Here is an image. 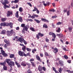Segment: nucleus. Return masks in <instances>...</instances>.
Masks as SVG:
<instances>
[{
    "instance_id": "obj_50",
    "label": "nucleus",
    "mask_w": 73,
    "mask_h": 73,
    "mask_svg": "<svg viewBox=\"0 0 73 73\" xmlns=\"http://www.w3.org/2000/svg\"><path fill=\"white\" fill-rule=\"evenodd\" d=\"M27 4H28V5H29V6H30V7H32V5L31 4V3H27Z\"/></svg>"
},
{
    "instance_id": "obj_54",
    "label": "nucleus",
    "mask_w": 73,
    "mask_h": 73,
    "mask_svg": "<svg viewBox=\"0 0 73 73\" xmlns=\"http://www.w3.org/2000/svg\"><path fill=\"white\" fill-rule=\"evenodd\" d=\"M68 29L70 31H71L72 30V28L70 27H69L68 28Z\"/></svg>"
},
{
    "instance_id": "obj_21",
    "label": "nucleus",
    "mask_w": 73,
    "mask_h": 73,
    "mask_svg": "<svg viewBox=\"0 0 73 73\" xmlns=\"http://www.w3.org/2000/svg\"><path fill=\"white\" fill-rule=\"evenodd\" d=\"M15 64L17 65L18 68H20L21 66L20 65V64H19V63H17V62H15Z\"/></svg>"
},
{
    "instance_id": "obj_4",
    "label": "nucleus",
    "mask_w": 73,
    "mask_h": 73,
    "mask_svg": "<svg viewBox=\"0 0 73 73\" xmlns=\"http://www.w3.org/2000/svg\"><path fill=\"white\" fill-rule=\"evenodd\" d=\"M5 26H7V27L10 26V28H12V26H13V24H12L11 23H5Z\"/></svg>"
},
{
    "instance_id": "obj_18",
    "label": "nucleus",
    "mask_w": 73,
    "mask_h": 73,
    "mask_svg": "<svg viewBox=\"0 0 73 73\" xmlns=\"http://www.w3.org/2000/svg\"><path fill=\"white\" fill-rule=\"evenodd\" d=\"M11 61L10 59H6V62L8 63V64L9 65L10 63L11 62Z\"/></svg>"
},
{
    "instance_id": "obj_39",
    "label": "nucleus",
    "mask_w": 73,
    "mask_h": 73,
    "mask_svg": "<svg viewBox=\"0 0 73 73\" xmlns=\"http://www.w3.org/2000/svg\"><path fill=\"white\" fill-rule=\"evenodd\" d=\"M19 12H23V8L22 7H20L19 9Z\"/></svg>"
},
{
    "instance_id": "obj_34",
    "label": "nucleus",
    "mask_w": 73,
    "mask_h": 73,
    "mask_svg": "<svg viewBox=\"0 0 73 73\" xmlns=\"http://www.w3.org/2000/svg\"><path fill=\"white\" fill-rule=\"evenodd\" d=\"M21 65H22L23 66H25L27 65L26 64H25V63L24 62H22L21 63Z\"/></svg>"
},
{
    "instance_id": "obj_2",
    "label": "nucleus",
    "mask_w": 73,
    "mask_h": 73,
    "mask_svg": "<svg viewBox=\"0 0 73 73\" xmlns=\"http://www.w3.org/2000/svg\"><path fill=\"white\" fill-rule=\"evenodd\" d=\"M17 41H20L21 43H23V42L25 45H27V42L24 40V38H19V39L17 40Z\"/></svg>"
},
{
    "instance_id": "obj_45",
    "label": "nucleus",
    "mask_w": 73,
    "mask_h": 73,
    "mask_svg": "<svg viewBox=\"0 0 73 73\" xmlns=\"http://www.w3.org/2000/svg\"><path fill=\"white\" fill-rule=\"evenodd\" d=\"M44 54L45 56H49V54H48V53H47L46 52H45L44 53Z\"/></svg>"
},
{
    "instance_id": "obj_10",
    "label": "nucleus",
    "mask_w": 73,
    "mask_h": 73,
    "mask_svg": "<svg viewBox=\"0 0 73 73\" xmlns=\"http://www.w3.org/2000/svg\"><path fill=\"white\" fill-rule=\"evenodd\" d=\"M58 51V49L56 48H55L53 50V52L54 53H57Z\"/></svg>"
},
{
    "instance_id": "obj_1",
    "label": "nucleus",
    "mask_w": 73,
    "mask_h": 73,
    "mask_svg": "<svg viewBox=\"0 0 73 73\" xmlns=\"http://www.w3.org/2000/svg\"><path fill=\"white\" fill-rule=\"evenodd\" d=\"M14 31L12 29L10 31H7L6 32V33L7 36L9 37H10L13 35Z\"/></svg>"
},
{
    "instance_id": "obj_38",
    "label": "nucleus",
    "mask_w": 73,
    "mask_h": 73,
    "mask_svg": "<svg viewBox=\"0 0 73 73\" xmlns=\"http://www.w3.org/2000/svg\"><path fill=\"white\" fill-rule=\"evenodd\" d=\"M6 44H7L8 45H11V44H10V42L9 41V40H7V42L6 43Z\"/></svg>"
},
{
    "instance_id": "obj_29",
    "label": "nucleus",
    "mask_w": 73,
    "mask_h": 73,
    "mask_svg": "<svg viewBox=\"0 0 73 73\" xmlns=\"http://www.w3.org/2000/svg\"><path fill=\"white\" fill-rule=\"evenodd\" d=\"M38 35L39 36H40L41 37H42V36H44V35L43 34H41V33H38Z\"/></svg>"
},
{
    "instance_id": "obj_32",
    "label": "nucleus",
    "mask_w": 73,
    "mask_h": 73,
    "mask_svg": "<svg viewBox=\"0 0 73 73\" xmlns=\"http://www.w3.org/2000/svg\"><path fill=\"white\" fill-rule=\"evenodd\" d=\"M30 30H31V31H33V32H35L36 31L35 30V29H34V28L31 27L30 28Z\"/></svg>"
},
{
    "instance_id": "obj_8",
    "label": "nucleus",
    "mask_w": 73,
    "mask_h": 73,
    "mask_svg": "<svg viewBox=\"0 0 73 73\" xmlns=\"http://www.w3.org/2000/svg\"><path fill=\"white\" fill-rule=\"evenodd\" d=\"M35 57L36 58L37 60L40 61V62H42V61H41V60L40 59V57L38 55H36L35 56Z\"/></svg>"
},
{
    "instance_id": "obj_35",
    "label": "nucleus",
    "mask_w": 73,
    "mask_h": 73,
    "mask_svg": "<svg viewBox=\"0 0 73 73\" xmlns=\"http://www.w3.org/2000/svg\"><path fill=\"white\" fill-rule=\"evenodd\" d=\"M7 46H9L7 44H5L4 45V47L5 49H7V48H8V47H7Z\"/></svg>"
},
{
    "instance_id": "obj_17",
    "label": "nucleus",
    "mask_w": 73,
    "mask_h": 73,
    "mask_svg": "<svg viewBox=\"0 0 73 73\" xmlns=\"http://www.w3.org/2000/svg\"><path fill=\"white\" fill-rule=\"evenodd\" d=\"M9 2L7 0H5L4 1V3H3V4L6 5V4H8Z\"/></svg>"
},
{
    "instance_id": "obj_26",
    "label": "nucleus",
    "mask_w": 73,
    "mask_h": 73,
    "mask_svg": "<svg viewBox=\"0 0 73 73\" xmlns=\"http://www.w3.org/2000/svg\"><path fill=\"white\" fill-rule=\"evenodd\" d=\"M10 57L11 58H14V57H15V55L13 54H11L10 55Z\"/></svg>"
},
{
    "instance_id": "obj_47",
    "label": "nucleus",
    "mask_w": 73,
    "mask_h": 73,
    "mask_svg": "<svg viewBox=\"0 0 73 73\" xmlns=\"http://www.w3.org/2000/svg\"><path fill=\"white\" fill-rule=\"evenodd\" d=\"M42 3L43 5H44V6H46V3L45 4V2L44 1H42Z\"/></svg>"
},
{
    "instance_id": "obj_52",
    "label": "nucleus",
    "mask_w": 73,
    "mask_h": 73,
    "mask_svg": "<svg viewBox=\"0 0 73 73\" xmlns=\"http://www.w3.org/2000/svg\"><path fill=\"white\" fill-rule=\"evenodd\" d=\"M42 69L44 71H46V68H45V67H42Z\"/></svg>"
},
{
    "instance_id": "obj_27",
    "label": "nucleus",
    "mask_w": 73,
    "mask_h": 73,
    "mask_svg": "<svg viewBox=\"0 0 73 73\" xmlns=\"http://www.w3.org/2000/svg\"><path fill=\"white\" fill-rule=\"evenodd\" d=\"M1 21L2 22L5 21H6V18H2Z\"/></svg>"
},
{
    "instance_id": "obj_33",
    "label": "nucleus",
    "mask_w": 73,
    "mask_h": 73,
    "mask_svg": "<svg viewBox=\"0 0 73 73\" xmlns=\"http://www.w3.org/2000/svg\"><path fill=\"white\" fill-rule=\"evenodd\" d=\"M24 28H23V29H24L25 31H27L28 30V29L27 28V26H25Z\"/></svg>"
},
{
    "instance_id": "obj_5",
    "label": "nucleus",
    "mask_w": 73,
    "mask_h": 73,
    "mask_svg": "<svg viewBox=\"0 0 73 73\" xmlns=\"http://www.w3.org/2000/svg\"><path fill=\"white\" fill-rule=\"evenodd\" d=\"M9 65L10 66V67L12 68V66H14V65H15V62H13L11 61L10 63V64H9Z\"/></svg>"
},
{
    "instance_id": "obj_63",
    "label": "nucleus",
    "mask_w": 73,
    "mask_h": 73,
    "mask_svg": "<svg viewBox=\"0 0 73 73\" xmlns=\"http://www.w3.org/2000/svg\"><path fill=\"white\" fill-rule=\"evenodd\" d=\"M3 5H4V8H5V9H6L7 8V7L6 6V5H4V4H3Z\"/></svg>"
},
{
    "instance_id": "obj_9",
    "label": "nucleus",
    "mask_w": 73,
    "mask_h": 73,
    "mask_svg": "<svg viewBox=\"0 0 73 73\" xmlns=\"http://www.w3.org/2000/svg\"><path fill=\"white\" fill-rule=\"evenodd\" d=\"M11 15H12V12L11 11H8L7 13V17Z\"/></svg>"
},
{
    "instance_id": "obj_62",
    "label": "nucleus",
    "mask_w": 73,
    "mask_h": 73,
    "mask_svg": "<svg viewBox=\"0 0 73 73\" xmlns=\"http://www.w3.org/2000/svg\"><path fill=\"white\" fill-rule=\"evenodd\" d=\"M47 65L49 67L50 66V62H48L47 63Z\"/></svg>"
},
{
    "instance_id": "obj_13",
    "label": "nucleus",
    "mask_w": 73,
    "mask_h": 73,
    "mask_svg": "<svg viewBox=\"0 0 73 73\" xmlns=\"http://www.w3.org/2000/svg\"><path fill=\"white\" fill-rule=\"evenodd\" d=\"M41 20L44 22H47L48 23H49V21L45 19L42 18Z\"/></svg>"
},
{
    "instance_id": "obj_41",
    "label": "nucleus",
    "mask_w": 73,
    "mask_h": 73,
    "mask_svg": "<svg viewBox=\"0 0 73 73\" xmlns=\"http://www.w3.org/2000/svg\"><path fill=\"white\" fill-rule=\"evenodd\" d=\"M69 12H70V11L68 10L67 11V16H69L70 15V13Z\"/></svg>"
},
{
    "instance_id": "obj_20",
    "label": "nucleus",
    "mask_w": 73,
    "mask_h": 73,
    "mask_svg": "<svg viewBox=\"0 0 73 73\" xmlns=\"http://www.w3.org/2000/svg\"><path fill=\"white\" fill-rule=\"evenodd\" d=\"M5 22L2 23L0 24V25L1 27L3 26V27H5Z\"/></svg>"
},
{
    "instance_id": "obj_61",
    "label": "nucleus",
    "mask_w": 73,
    "mask_h": 73,
    "mask_svg": "<svg viewBox=\"0 0 73 73\" xmlns=\"http://www.w3.org/2000/svg\"><path fill=\"white\" fill-rule=\"evenodd\" d=\"M66 72H68V73H70V70H66Z\"/></svg>"
},
{
    "instance_id": "obj_31",
    "label": "nucleus",
    "mask_w": 73,
    "mask_h": 73,
    "mask_svg": "<svg viewBox=\"0 0 73 73\" xmlns=\"http://www.w3.org/2000/svg\"><path fill=\"white\" fill-rule=\"evenodd\" d=\"M52 37H54V38H55L56 37V34L54 33H52Z\"/></svg>"
},
{
    "instance_id": "obj_30",
    "label": "nucleus",
    "mask_w": 73,
    "mask_h": 73,
    "mask_svg": "<svg viewBox=\"0 0 73 73\" xmlns=\"http://www.w3.org/2000/svg\"><path fill=\"white\" fill-rule=\"evenodd\" d=\"M61 24H62V22H59L56 24V25H61Z\"/></svg>"
},
{
    "instance_id": "obj_14",
    "label": "nucleus",
    "mask_w": 73,
    "mask_h": 73,
    "mask_svg": "<svg viewBox=\"0 0 73 73\" xmlns=\"http://www.w3.org/2000/svg\"><path fill=\"white\" fill-rule=\"evenodd\" d=\"M38 69L39 71L40 72H41L42 70V67L41 66H39L38 67Z\"/></svg>"
},
{
    "instance_id": "obj_59",
    "label": "nucleus",
    "mask_w": 73,
    "mask_h": 73,
    "mask_svg": "<svg viewBox=\"0 0 73 73\" xmlns=\"http://www.w3.org/2000/svg\"><path fill=\"white\" fill-rule=\"evenodd\" d=\"M27 20H28V21H33V20L31 19H28Z\"/></svg>"
},
{
    "instance_id": "obj_46",
    "label": "nucleus",
    "mask_w": 73,
    "mask_h": 73,
    "mask_svg": "<svg viewBox=\"0 0 73 73\" xmlns=\"http://www.w3.org/2000/svg\"><path fill=\"white\" fill-rule=\"evenodd\" d=\"M33 61H34V59L33 58H31L30 60V61L31 63H32V62Z\"/></svg>"
},
{
    "instance_id": "obj_51",
    "label": "nucleus",
    "mask_w": 73,
    "mask_h": 73,
    "mask_svg": "<svg viewBox=\"0 0 73 73\" xmlns=\"http://www.w3.org/2000/svg\"><path fill=\"white\" fill-rule=\"evenodd\" d=\"M25 24H22L21 25V27H24H24H25Z\"/></svg>"
},
{
    "instance_id": "obj_12",
    "label": "nucleus",
    "mask_w": 73,
    "mask_h": 73,
    "mask_svg": "<svg viewBox=\"0 0 73 73\" xmlns=\"http://www.w3.org/2000/svg\"><path fill=\"white\" fill-rule=\"evenodd\" d=\"M57 36L59 37V38H61L60 37H61V38H62V37H63V35L62 34H57Z\"/></svg>"
},
{
    "instance_id": "obj_60",
    "label": "nucleus",
    "mask_w": 73,
    "mask_h": 73,
    "mask_svg": "<svg viewBox=\"0 0 73 73\" xmlns=\"http://www.w3.org/2000/svg\"><path fill=\"white\" fill-rule=\"evenodd\" d=\"M46 5H48L49 6L50 5V3L49 2H47L46 3Z\"/></svg>"
},
{
    "instance_id": "obj_24",
    "label": "nucleus",
    "mask_w": 73,
    "mask_h": 73,
    "mask_svg": "<svg viewBox=\"0 0 73 73\" xmlns=\"http://www.w3.org/2000/svg\"><path fill=\"white\" fill-rule=\"evenodd\" d=\"M34 9L32 11L33 12H35V11H37L38 9L36 7H34Z\"/></svg>"
},
{
    "instance_id": "obj_57",
    "label": "nucleus",
    "mask_w": 73,
    "mask_h": 73,
    "mask_svg": "<svg viewBox=\"0 0 73 73\" xmlns=\"http://www.w3.org/2000/svg\"><path fill=\"white\" fill-rule=\"evenodd\" d=\"M27 73H31V70L30 69H28L27 72Z\"/></svg>"
},
{
    "instance_id": "obj_7",
    "label": "nucleus",
    "mask_w": 73,
    "mask_h": 73,
    "mask_svg": "<svg viewBox=\"0 0 73 73\" xmlns=\"http://www.w3.org/2000/svg\"><path fill=\"white\" fill-rule=\"evenodd\" d=\"M59 64L61 66H63L64 65V62L62 60H60L59 61Z\"/></svg>"
},
{
    "instance_id": "obj_43",
    "label": "nucleus",
    "mask_w": 73,
    "mask_h": 73,
    "mask_svg": "<svg viewBox=\"0 0 73 73\" xmlns=\"http://www.w3.org/2000/svg\"><path fill=\"white\" fill-rule=\"evenodd\" d=\"M27 51H28V52H30V51H31V49L30 48H27Z\"/></svg>"
},
{
    "instance_id": "obj_53",
    "label": "nucleus",
    "mask_w": 73,
    "mask_h": 73,
    "mask_svg": "<svg viewBox=\"0 0 73 73\" xmlns=\"http://www.w3.org/2000/svg\"><path fill=\"white\" fill-rule=\"evenodd\" d=\"M1 53H2V54H4V53H5V52H4V50H1Z\"/></svg>"
},
{
    "instance_id": "obj_23",
    "label": "nucleus",
    "mask_w": 73,
    "mask_h": 73,
    "mask_svg": "<svg viewBox=\"0 0 73 73\" xmlns=\"http://www.w3.org/2000/svg\"><path fill=\"white\" fill-rule=\"evenodd\" d=\"M30 17L31 18H32V19H35V14H33L32 16H31V15H30Z\"/></svg>"
},
{
    "instance_id": "obj_6",
    "label": "nucleus",
    "mask_w": 73,
    "mask_h": 73,
    "mask_svg": "<svg viewBox=\"0 0 73 73\" xmlns=\"http://www.w3.org/2000/svg\"><path fill=\"white\" fill-rule=\"evenodd\" d=\"M21 56H24V52L21 51H19L18 53Z\"/></svg>"
},
{
    "instance_id": "obj_44",
    "label": "nucleus",
    "mask_w": 73,
    "mask_h": 73,
    "mask_svg": "<svg viewBox=\"0 0 73 73\" xmlns=\"http://www.w3.org/2000/svg\"><path fill=\"white\" fill-rule=\"evenodd\" d=\"M64 57L65 59H68V57L66 55H65L64 56Z\"/></svg>"
},
{
    "instance_id": "obj_36",
    "label": "nucleus",
    "mask_w": 73,
    "mask_h": 73,
    "mask_svg": "<svg viewBox=\"0 0 73 73\" xmlns=\"http://www.w3.org/2000/svg\"><path fill=\"white\" fill-rule=\"evenodd\" d=\"M26 49V46H24L23 47H22V49L23 51H25V50Z\"/></svg>"
},
{
    "instance_id": "obj_55",
    "label": "nucleus",
    "mask_w": 73,
    "mask_h": 73,
    "mask_svg": "<svg viewBox=\"0 0 73 73\" xmlns=\"http://www.w3.org/2000/svg\"><path fill=\"white\" fill-rule=\"evenodd\" d=\"M50 11H51L52 12H55V10L54 9H52L50 10Z\"/></svg>"
},
{
    "instance_id": "obj_3",
    "label": "nucleus",
    "mask_w": 73,
    "mask_h": 73,
    "mask_svg": "<svg viewBox=\"0 0 73 73\" xmlns=\"http://www.w3.org/2000/svg\"><path fill=\"white\" fill-rule=\"evenodd\" d=\"M6 64V62H1L0 63V65H3V69L4 70H6L7 69V67H6L5 65Z\"/></svg>"
},
{
    "instance_id": "obj_56",
    "label": "nucleus",
    "mask_w": 73,
    "mask_h": 73,
    "mask_svg": "<svg viewBox=\"0 0 73 73\" xmlns=\"http://www.w3.org/2000/svg\"><path fill=\"white\" fill-rule=\"evenodd\" d=\"M12 70V67H11V69L9 70H8V71L9 72H11Z\"/></svg>"
},
{
    "instance_id": "obj_49",
    "label": "nucleus",
    "mask_w": 73,
    "mask_h": 73,
    "mask_svg": "<svg viewBox=\"0 0 73 73\" xmlns=\"http://www.w3.org/2000/svg\"><path fill=\"white\" fill-rule=\"evenodd\" d=\"M3 56L4 57H6V56H7V54H6L5 53L3 54Z\"/></svg>"
},
{
    "instance_id": "obj_22",
    "label": "nucleus",
    "mask_w": 73,
    "mask_h": 73,
    "mask_svg": "<svg viewBox=\"0 0 73 73\" xmlns=\"http://www.w3.org/2000/svg\"><path fill=\"white\" fill-rule=\"evenodd\" d=\"M19 11H17L16 13H15V16L17 18L19 17Z\"/></svg>"
},
{
    "instance_id": "obj_15",
    "label": "nucleus",
    "mask_w": 73,
    "mask_h": 73,
    "mask_svg": "<svg viewBox=\"0 0 73 73\" xmlns=\"http://www.w3.org/2000/svg\"><path fill=\"white\" fill-rule=\"evenodd\" d=\"M18 20L20 22H23V19H22V18L21 17H19V19H18Z\"/></svg>"
},
{
    "instance_id": "obj_16",
    "label": "nucleus",
    "mask_w": 73,
    "mask_h": 73,
    "mask_svg": "<svg viewBox=\"0 0 73 73\" xmlns=\"http://www.w3.org/2000/svg\"><path fill=\"white\" fill-rule=\"evenodd\" d=\"M5 33H6V31L5 30H3L2 31L1 34L2 35H5Z\"/></svg>"
},
{
    "instance_id": "obj_11",
    "label": "nucleus",
    "mask_w": 73,
    "mask_h": 73,
    "mask_svg": "<svg viewBox=\"0 0 73 73\" xmlns=\"http://www.w3.org/2000/svg\"><path fill=\"white\" fill-rule=\"evenodd\" d=\"M56 31L57 32L60 33V31H61V29H60V27H56Z\"/></svg>"
},
{
    "instance_id": "obj_48",
    "label": "nucleus",
    "mask_w": 73,
    "mask_h": 73,
    "mask_svg": "<svg viewBox=\"0 0 73 73\" xmlns=\"http://www.w3.org/2000/svg\"><path fill=\"white\" fill-rule=\"evenodd\" d=\"M39 35H38V34H37L36 35V38H37L38 39H39V38H40V37H39Z\"/></svg>"
},
{
    "instance_id": "obj_58",
    "label": "nucleus",
    "mask_w": 73,
    "mask_h": 73,
    "mask_svg": "<svg viewBox=\"0 0 73 73\" xmlns=\"http://www.w3.org/2000/svg\"><path fill=\"white\" fill-rule=\"evenodd\" d=\"M19 29H20L19 27H17L16 28V30L17 31H19Z\"/></svg>"
},
{
    "instance_id": "obj_42",
    "label": "nucleus",
    "mask_w": 73,
    "mask_h": 73,
    "mask_svg": "<svg viewBox=\"0 0 73 73\" xmlns=\"http://www.w3.org/2000/svg\"><path fill=\"white\" fill-rule=\"evenodd\" d=\"M62 48L65 51H68V50H66L65 47H63Z\"/></svg>"
},
{
    "instance_id": "obj_37",
    "label": "nucleus",
    "mask_w": 73,
    "mask_h": 73,
    "mask_svg": "<svg viewBox=\"0 0 73 73\" xmlns=\"http://www.w3.org/2000/svg\"><path fill=\"white\" fill-rule=\"evenodd\" d=\"M43 27L44 28H48L47 25H46L45 24L43 25Z\"/></svg>"
},
{
    "instance_id": "obj_25",
    "label": "nucleus",
    "mask_w": 73,
    "mask_h": 73,
    "mask_svg": "<svg viewBox=\"0 0 73 73\" xmlns=\"http://www.w3.org/2000/svg\"><path fill=\"white\" fill-rule=\"evenodd\" d=\"M19 0H15L14 1H12V3H17L19 2Z\"/></svg>"
},
{
    "instance_id": "obj_64",
    "label": "nucleus",
    "mask_w": 73,
    "mask_h": 73,
    "mask_svg": "<svg viewBox=\"0 0 73 73\" xmlns=\"http://www.w3.org/2000/svg\"><path fill=\"white\" fill-rule=\"evenodd\" d=\"M45 40L46 42H49V39L47 38H46Z\"/></svg>"
},
{
    "instance_id": "obj_28",
    "label": "nucleus",
    "mask_w": 73,
    "mask_h": 73,
    "mask_svg": "<svg viewBox=\"0 0 73 73\" xmlns=\"http://www.w3.org/2000/svg\"><path fill=\"white\" fill-rule=\"evenodd\" d=\"M62 68H60L58 70V71L59 73H61V72H62Z\"/></svg>"
},
{
    "instance_id": "obj_40",
    "label": "nucleus",
    "mask_w": 73,
    "mask_h": 73,
    "mask_svg": "<svg viewBox=\"0 0 73 73\" xmlns=\"http://www.w3.org/2000/svg\"><path fill=\"white\" fill-rule=\"evenodd\" d=\"M52 28H55L56 27L55 26V25H54V24L52 23Z\"/></svg>"
},
{
    "instance_id": "obj_19",
    "label": "nucleus",
    "mask_w": 73,
    "mask_h": 73,
    "mask_svg": "<svg viewBox=\"0 0 73 73\" xmlns=\"http://www.w3.org/2000/svg\"><path fill=\"white\" fill-rule=\"evenodd\" d=\"M34 21H36V23H37L38 24H39L41 23V21H39V20H38L37 19H35L34 20Z\"/></svg>"
}]
</instances>
